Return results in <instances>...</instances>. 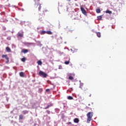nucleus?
Returning <instances> with one entry per match:
<instances>
[{
    "label": "nucleus",
    "instance_id": "c85d7f7f",
    "mask_svg": "<svg viewBox=\"0 0 126 126\" xmlns=\"http://www.w3.org/2000/svg\"><path fill=\"white\" fill-rule=\"evenodd\" d=\"M89 96V97H91V94H90V95Z\"/></svg>",
    "mask_w": 126,
    "mask_h": 126
},
{
    "label": "nucleus",
    "instance_id": "f257e3e1",
    "mask_svg": "<svg viewBox=\"0 0 126 126\" xmlns=\"http://www.w3.org/2000/svg\"><path fill=\"white\" fill-rule=\"evenodd\" d=\"M87 116L88 117L87 118V123L88 124H89L90 122H91L92 120V117H93V112H90L87 114Z\"/></svg>",
    "mask_w": 126,
    "mask_h": 126
},
{
    "label": "nucleus",
    "instance_id": "412c9836",
    "mask_svg": "<svg viewBox=\"0 0 126 126\" xmlns=\"http://www.w3.org/2000/svg\"><path fill=\"white\" fill-rule=\"evenodd\" d=\"M96 35L98 38H100L101 37V33L100 32H97Z\"/></svg>",
    "mask_w": 126,
    "mask_h": 126
},
{
    "label": "nucleus",
    "instance_id": "423d86ee",
    "mask_svg": "<svg viewBox=\"0 0 126 126\" xmlns=\"http://www.w3.org/2000/svg\"><path fill=\"white\" fill-rule=\"evenodd\" d=\"M52 106H53V104H50L49 105H48L47 107H44V110H47V109H49L50 107H52Z\"/></svg>",
    "mask_w": 126,
    "mask_h": 126
},
{
    "label": "nucleus",
    "instance_id": "6e6552de",
    "mask_svg": "<svg viewBox=\"0 0 126 126\" xmlns=\"http://www.w3.org/2000/svg\"><path fill=\"white\" fill-rule=\"evenodd\" d=\"M74 122L76 123V124H78V123H79V119H78V118H75L74 120Z\"/></svg>",
    "mask_w": 126,
    "mask_h": 126
},
{
    "label": "nucleus",
    "instance_id": "9b49d317",
    "mask_svg": "<svg viewBox=\"0 0 126 126\" xmlns=\"http://www.w3.org/2000/svg\"><path fill=\"white\" fill-rule=\"evenodd\" d=\"M20 76L21 77H24V73L23 72H21L20 73Z\"/></svg>",
    "mask_w": 126,
    "mask_h": 126
},
{
    "label": "nucleus",
    "instance_id": "cd10ccee",
    "mask_svg": "<svg viewBox=\"0 0 126 126\" xmlns=\"http://www.w3.org/2000/svg\"><path fill=\"white\" fill-rule=\"evenodd\" d=\"M67 124H68V125H71V122H68V123H67Z\"/></svg>",
    "mask_w": 126,
    "mask_h": 126
},
{
    "label": "nucleus",
    "instance_id": "0eeeda50",
    "mask_svg": "<svg viewBox=\"0 0 126 126\" xmlns=\"http://www.w3.org/2000/svg\"><path fill=\"white\" fill-rule=\"evenodd\" d=\"M6 50L7 52H8V53H10V52H11V50L9 47H7L6 48Z\"/></svg>",
    "mask_w": 126,
    "mask_h": 126
},
{
    "label": "nucleus",
    "instance_id": "a878e982",
    "mask_svg": "<svg viewBox=\"0 0 126 126\" xmlns=\"http://www.w3.org/2000/svg\"><path fill=\"white\" fill-rule=\"evenodd\" d=\"M46 113H47V114H51V111H50V110H47Z\"/></svg>",
    "mask_w": 126,
    "mask_h": 126
},
{
    "label": "nucleus",
    "instance_id": "473e14b6",
    "mask_svg": "<svg viewBox=\"0 0 126 126\" xmlns=\"http://www.w3.org/2000/svg\"><path fill=\"white\" fill-rule=\"evenodd\" d=\"M75 1L77 0H75Z\"/></svg>",
    "mask_w": 126,
    "mask_h": 126
},
{
    "label": "nucleus",
    "instance_id": "20e7f679",
    "mask_svg": "<svg viewBox=\"0 0 126 126\" xmlns=\"http://www.w3.org/2000/svg\"><path fill=\"white\" fill-rule=\"evenodd\" d=\"M2 58L3 59L5 58V59L6 60V63H7L9 62V58H8V57H7V55H3L2 56Z\"/></svg>",
    "mask_w": 126,
    "mask_h": 126
},
{
    "label": "nucleus",
    "instance_id": "5701e85b",
    "mask_svg": "<svg viewBox=\"0 0 126 126\" xmlns=\"http://www.w3.org/2000/svg\"><path fill=\"white\" fill-rule=\"evenodd\" d=\"M21 61H22V62H25V61H26V58H23L22 59Z\"/></svg>",
    "mask_w": 126,
    "mask_h": 126
},
{
    "label": "nucleus",
    "instance_id": "4468645a",
    "mask_svg": "<svg viewBox=\"0 0 126 126\" xmlns=\"http://www.w3.org/2000/svg\"><path fill=\"white\" fill-rule=\"evenodd\" d=\"M37 63H38V65H42V61H38L37 62Z\"/></svg>",
    "mask_w": 126,
    "mask_h": 126
},
{
    "label": "nucleus",
    "instance_id": "7c9ffc66",
    "mask_svg": "<svg viewBox=\"0 0 126 126\" xmlns=\"http://www.w3.org/2000/svg\"><path fill=\"white\" fill-rule=\"evenodd\" d=\"M45 12H47V10H45Z\"/></svg>",
    "mask_w": 126,
    "mask_h": 126
},
{
    "label": "nucleus",
    "instance_id": "aec40b11",
    "mask_svg": "<svg viewBox=\"0 0 126 126\" xmlns=\"http://www.w3.org/2000/svg\"><path fill=\"white\" fill-rule=\"evenodd\" d=\"M70 59H69L68 61H65L64 63L65 64H69V61Z\"/></svg>",
    "mask_w": 126,
    "mask_h": 126
},
{
    "label": "nucleus",
    "instance_id": "dca6fc26",
    "mask_svg": "<svg viewBox=\"0 0 126 126\" xmlns=\"http://www.w3.org/2000/svg\"><path fill=\"white\" fill-rule=\"evenodd\" d=\"M96 13H100L101 12V10L100 9H96Z\"/></svg>",
    "mask_w": 126,
    "mask_h": 126
},
{
    "label": "nucleus",
    "instance_id": "7ed1b4c3",
    "mask_svg": "<svg viewBox=\"0 0 126 126\" xmlns=\"http://www.w3.org/2000/svg\"><path fill=\"white\" fill-rule=\"evenodd\" d=\"M35 7H36V8H38L39 11H40V10H41V8H42V6L40 3L35 4Z\"/></svg>",
    "mask_w": 126,
    "mask_h": 126
},
{
    "label": "nucleus",
    "instance_id": "bb28decb",
    "mask_svg": "<svg viewBox=\"0 0 126 126\" xmlns=\"http://www.w3.org/2000/svg\"><path fill=\"white\" fill-rule=\"evenodd\" d=\"M27 45H33V43H27Z\"/></svg>",
    "mask_w": 126,
    "mask_h": 126
},
{
    "label": "nucleus",
    "instance_id": "f03ea898",
    "mask_svg": "<svg viewBox=\"0 0 126 126\" xmlns=\"http://www.w3.org/2000/svg\"><path fill=\"white\" fill-rule=\"evenodd\" d=\"M39 75H40V76H43V77L46 78L48 76V74H47V73L40 71L39 73Z\"/></svg>",
    "mask_w": 126,
    "mask_h": 126
},
{
    "label": "nucleus",
    "instance_id": "39448f33",
    "mask_svg": "<svg viewBox=\"0 0 126 126\" xmlns=\"http://www.w3.org/2000/svg\"><path fill=\"white\" fill-rule=\"evenodd\" d=\"M81 10L83 14H84V15H87V13L86 12V10H85L84 8L81 7Z\"/></svg>",
    "mask_w": 126,
    "mask_h": 126
},
{
    "label": "nucleus",
    "instance_id": "6ab92c4d",
    "mask_svg": "<svg viewBox=\"0 0 126 126\" xmlns=\"http://www.w3.org/2000/svg\"><path fill=\"white\" fill-rule=\"evenodd\" d=\"M67 99H68V100H73V97H72L71 96H69L67 97Z\"/></svg>",
    "mask_w": 126,
    "mask_h": 126
},
{
    "label": "nucleus",
    "instance_id": "c756f323",
    "mask_svg": "<svg viewBox=\"0 0 126 126\" xmlns=\"http://www.w3.org/2000/svg\"><path fill=\"white\" fill-rule=\"evenodd\" d=\"M68 1H70V0H67Z\"/></svg>",
    "mask_w": 126,
    "mask_h": 126
},
{
    "label": "nucleus",
    "instance_id": "2f4dec72",
    "mask_svg": "<svg viewBox=\"0 0 126 126\" xmlns=\"http://www.w3.org/2000/svg\"><path fill=\"white\" fill-rule=\"evenodd\" d=\"M89 106H90V104H89Z\"/></svg>",
    "mask_w": 126,
    "mask_h": 126
},
{
    "label": "nucleus",
    "instance_id": "a211bd4d",
    "mask_svg": "<svg viewBox=\"0 0 126 126\" xmlns=\"http://www.w3.org/2000/svg\"><path fill=\"white\" fill-rule=\"evenodd\" d=\"M47 33V32L46 31H42L40 32L41 35H44V34Z\"/></svg>",
    "mask_w": 126,
    "mask_h": 126
},
{
    "label": "nucleus",
    "instance_id": "1a4fd4ad",
    "mask_svg": "<svg viewBox=\"0 0 126 126\" xmlns=\"http://www.w3.org/2000/svg\"><path fill=\"white\" fill-rule=\"evenodd\" d=\"M22 52L23 53H24V54H26V53H28L29 50H27V49H23L22 51Z\"/></svg>",
    "mask_w": 126,
    "mask_h": 126
},
{
    "label": "nucleus",
    "instance_id": "f3484780",
    "mask_svg": "<svg viewBox=\"0 0 126 126\" xmlns=\"http://www.w3.org/2000/svg\"><path fill=\"white\" fill-rule=\"evenodd\" d=\"M97 20H102V16H97Z\"/></svg>",
    "mask_w": 126,
    "mask_h": 126
},
{
    "label": "nucleus",
    "instance_id": "b1692460",
    "mask_svg": "<svg viewBox=\"0 0 126 126\" xmlns=\"http://www.w3.org/2000/svg\"><path fill=\"white\" fill-rule=\"evenodd\" d=\"M69 79L70 80H73V77H72V76H69Z\"/></svg>",
    "mask_w": 126,
    "mask_h": 126
},
{
    "label": "nucleus",
    "instance_id": "4be33fe9",
    "mask_svg": "<svg viewBox=\"0 0 126 126\" xmlns=\"http://www.w3.org/2000/svg\"><path fill=\"white\" fill-rule=\"evenodd\" d=\"M18 36H19V37H23V33H19Z\"/></svg>",
    "mask_w": 126,
    "mask_h": 126
},
{
    "label": "nucleus",
    "instance_id": "f8f14e48",
    "mask_svg": "<svg viewBox=\"0 0 126 126\" xmlns=\"http://www.w3.org/2000/svg\"><path fill=\"white\" fill-rule=\"evenodd\" d=\"M105 13H108L109 14H112V11L109 10H107L105 11Z\"/></svg>",
    "mask_w": 126,
    "mask_h": 126
},
{
    "label": "nucleus",
    "instance_id": "2eb2a0df",
    "mask_svg": "<svg viewBox=\"0 0 126 126\" xmlns=\"http://www.w3.org/2000/svg\"><path fill=\"white\" fill-rule=\"evenodd\" d=\"M19 120H23V115H19Z\"/></svg>",
    "mask_w": 126,
    "mask_h": 126
},
{
    "label": "nucleus",
    "instance_id": "9d476101",
    "mask_svg": "<svg viewBox=\"0 0 126 126\" xmlns=\"http://www.w3.org/2000/svg\"><path fill=\"white\" fill-rule=\"evenodd\" d=\"M22 113L23 114V115H26L27 114H28V111L24 110L22 111Z\"/></svg>",
    "mask_w": 126,
    "mask_h": 126
},
{
    "label": "nucleus",
    "instance_id": "393cba45",
    "mask_svg": "<svg viewBox=\"0 0 126 126\" xmlns=\"http://www.w3.org/2000/svg\"><path fill=\"white\" fill-rule=\"evenodd\" d=\"M51 91V89H47L46 90V92H50Z\"/></svg>",
    "mask_w": 126,
    "mask_h": 126
},
{
    "label": "nucleus",
    "instance_id": "ddd939ff",
    "mask_svg": "<svg viewBox=\"0 0 126 126\" xmlns=\"http://www.w3.org/2000/svg\"><path fill=\"white\" fill-rule=\"evenodd\" d=\"M46 34H48V35H52L53 32H52L51 31H47L46 32Z\"/></svg>",
    "mask_w": 126,
    "mask_h": 126
}]
</instances>
